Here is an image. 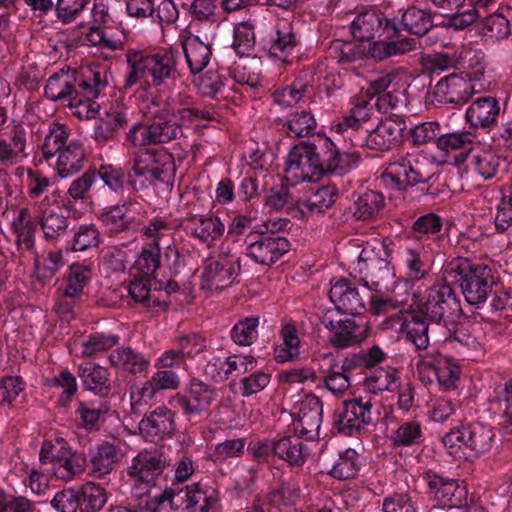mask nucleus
<instances>
[{"instance_id": "f257e3e1", "label": "nucleus", "mask_w": 512, "mask_h": 512, "mask_svg": "<svg viewBox=\"0 0 512 512\" xmlns=\"http://www.w3.org/2000/svg\"><path fill=\"white\" fill-rule=\"evenodd\" d=\"M353 273L359 275L363 288L368 292L382 293L395 288V273L380 241L374 240L364 245L353 262Z\"/></svg>"}, {"instance_id": "f03ea898", "label": "nucleus", "mask_w": 512, "mask_h": 512, "mask_svg": "<svg viewBox=\"0 0 512 512\" xmlns=\"http://www.w3.org/2000/svg\"><path fill=\"white\" fill-rule=\"evenodd\" d=\"M129 72L126 87L140 84L142 87L159 85L169 78L176 67L175 53L163 51L145 55L138 51L127 54Z\"/></svg>"}, {"instance_id": "7ed1b4c3", "label": "nucleus", "mask_w": 512, "mask_h": 512, "mask_svg": "<svg viewBox=\"0 0 512 512\" xmlns=\"http://www.w3.org/2000/svg\"><path fill=\"white\" fill-rule=\"evenodd\" d=\"M174 172V158L165 148L145 149L135 154L129 177L133 188L141 190L155 181L163 182Z\"/></svg>"}, {"instance_id": "20e7f679", "label": "nucleus", "mask_w": 512, "mask_h": 512, "mask_svg": "<svg viewBox=\"0 0 512 512\" xmlns=\"http://www.w3.org/2000/svg\"><path fill=\"white\" fill-rule=\"evenodd\" d=\"M216 501L213 489L203 490L200 485L181 487L178 483L164 490L159 496L150 498L146 503L149 512H163L168 507L190 510L199 507L200 512H208Z\"/></svg>"}, {"instance_id": "39448f33", "label": "nucleus", "mask_w": 512, "mask_h": 512, "mask_svg": "<svg viewBox=\"0 0 512 512\" xmlns=\"http://www.w3.org/2000/svg\"><path fill=\"white\" fill-rule=\"evenodd\" d=\"M411 309L429 321H443L445 325L461 314L460 301L447 284L432 286L425 298L413 301Z\"/></svg>"}, {"instance_id": "423d86ee", "label": "nucleus", "mask_w": 512, "mask_h": 512, "mask_svg": "<svg viewBox=\"0 0 512 512\" xmlns=\"http://www.w3.org/2000/svg\"><path fill=\"white\" fill-rule=\"evenodd\" d=\"M429 179L428 161L425 156L416 153H408L390 163L380 177L384 186L398 191L427 182Z\"/></svg>"}, {"instance_id": "0eeeda50", "label": "nucleus", "mask_w": 512, "mask_h": 512, "mask_svg": "<svg viewBox=\"0 0 512 512\" xmlns=\"http://www.w3.org/2000/svg\"><path fill=\"white\" fill-rule=\"evenodd\" d=\"M456 270H459L458 281L467 303L472 306L485 303L494 284L491 269L482 264L470 266L466 260H457L450 264V272Z\"/></svg>"}, {"instance_id": "6e6552de", "label": "nucleus", "mask_w": 512, "mask_h": 512, "mask_svg": "<svg viewBox=\"0 0 512 512\" xmlns=\"http://www.w3.org/2000/svg\"><path fill=\"white\" fill-rule=\"evenodd\" d=\"M240 271L239 257L230 250L212 252L203 262L201 288L219 291L230 286Z\"/></svg>"}, {"instance_id": "1a4fd4ad", "label": "nucleus", "mask_w": 512, "mask_h": 512, "mask_svg": "<svg viewBox=\"0 0 512 512\" xmlns=\"http://www.w3.org/2000/svg\"><path fill=\"white\" fill-rule=\"evenodd\" d=\"M415 365L417 375L422 382L436 381L442 391L457 388L461 368L453 358L439 353L420 355Z\"/></svg>"}, {"instance_id": "9d476101", "label": "nucleus", "mask_w": 512, "mask_h": 512, "mask_svg": "<svg viewBox=\"0 0 512 512\" xmlns=\"http://www.w3.org/2000/svg\"><path fill=\"white\" fill-rule=\"evenodd\" d=\"M285 170L295 182H310L326 173L327 168L314 145L301 143L294 146L288 154Z\"/></svg>"}, {"instance_id": "9b49d317", "label": "nucleus", "mask_w": 512, "mask_h": 512, "mask_svg": "<svg viewBox=\"0 0 512 512\" xmlns=\"http://www.w3.org/2000/svg\"><path fill=\"white\" fill-rule=\"evenodd\" d=\"M164 467L165 461L157 451H144L134 457L132 465L128 468L133 494L140 497L148 493L156 478L162 474Z\"/></svg>"}, {"instance_id": "f8f14e48", "label": "nucleus", "mask_w": 512, "mask_h": 512, "mask_svg": "<svg viewBox=\"0 0 512 512\" xmlns=\"http://www.w3.org/2000/svg\"><path fill=\"white\" fill-rule=\"evenodd\" d=\"M322 413L323 406L320 399L313 394L304 395L293 406L294 430L309 440L318 438Z\"/></svg>"}, {"instance_id": "ddd939ff", "label": "nucleus", "mask_w": 512, "mask_h": 512, "mask_svg": "<svg viewBox=\"0 0 512 512\" xmlns=\"http://www.w3.org/2000/svg\"><path fill=\"white\" fill-rule=\"evenodd\" d=\"M322 324L332 334V341L341 348L360 343L367 337L366 325L343 318L337 310H326L321 318Z\"/></svg>"}, {"instance_id": "4468645a", "label": "nucleus", "mask_w": 512, "mask_h": 512, "mask_svg": "<svg viewBox=\"0 0 512 512\" xmlns=\"http://www.w3.org/2000/svg\"><path fill=\"white\" fill-rule=\"evenodd\" d=\"M218 397L217 390L209 384L193 380L183 393L176 394L171 403L178 405L187 416L206 412Z\"/></svg>"}, {"instance_id": "2eb2a0df", "label": "nucleus", "mask_w": 512, "mask_h": 512, "mask_svg": "<svg viewBox=\"0 0 512 512\" xmlns=\"http://www.w3.org/2000/svg\"><path fill=\"white\" fill-rule=\"evenodd\" d=\"M180 385L178 374L172 370L158 369L151 379L135 385L130 393V402L133 410L146 406L161 390H175Z\"/></svg>"}, {"instance_id": "dca6fc26", "label": "nucleus", "mask_w": 512, "mask_h": 512, "mask_svg": "<svg viewBox=\"0 0 512 512\" xmlns=\"http://www.w3.org/2000/svg\"><path fill=\"white\" fill-rule=\"evenodd\" d=\"M476 93V83L467 74H450L435 85L434 96L444 104L466 102Z\"/></svg>"}, {"instance_id": "f3484780", "label": "nucleus", "mask_w": 512, "mask_h": 512, "mask_svg": "<svg viewBox=\"0 0 512 512\" xmlns=\"http://www.w3.org/2000/svg\"><path fill=\"white\" fill-rule=\"evenodd\" d=\"M371 398L356 397L343 403V410L339 413L336 425L339 431L350 434L372 423Z\"/></svg>"}, {"instance_id": "a211bd4d", "label": "nucleus", "mask_w": 512, "mask_h": 512, "mask_svg": "<svg viewBox=\"0 0 512 512\" xmlns=\"http://www.w3.org/2000/svg\"><path fill=\"white\" fill-rule=\"evenodd\" d=\"M423 479L434 498L444 507H460L466 499L465 486L456 480L441 477L431 470L423 473Z\"/></svg>"}, {"instance_id": "6ab92c4d", "label": "nucleus", "mask_w": 512, "mask_h": 512, "mask_svg": "<svg viewBox=\"0 0 512 512\" xmlns=\"http://www.w3.org/2000/svg\"><path fill=\"white\" fill-rule=\"evenodd\" d=\"M427 321L413 310L410 320L402 314V311H399L391 314L383 325L386 328L404 330L408 340L418 349H424L429 343Z\"/></svg>"}, {"instance_id": "aec40b11", "label": "nucleus", "mask_w": 512, "mask_h": 512, "mask_svg": "<svg viewBox=\"0 0 512 512\" xmlns=\"http://www.w3.org/2000/svg\"><path fill=\"white\" fill-rule=\"evenodd\" d=\"M367 295H361L358 289L346 279L336 280L329 291V298L335 305L332 310L339 313L358 314L365 307V298Z\"/></svg>"}, {"instance_id": "412c9836", "label": "nucleus", "mask_w": 512, "mask_h": 512, "mask_svg": "<svg viewBox=\"0 0 512 512\" xmlns=\"http://www.w3.org/2000/svg\"><path fill=\"white\" fill-rule=\"evenodd\" d=\"M290 249L289 241L280 236L262 237L248 244L247 255L256 263L271 265L277 262Z\"/></svg>"}, {"instance_id": "4be33fe9", "label": "nucleus", "mask_w": 512, "mask_h": 512, "mask_svg": "<svg viewBox=\"0 0 512 512\" xmlns=\"http://www.w3.org/2000/svg\"><path fill=\"white\" fill-rule=\"evenodd\" d=\"M141 435L148 441L155 442L170 436L174 429V413L164 407H158L139 423Z\"/></svg>"}, {"instance_id": "5701e85b", "label": "nucleus", "mask_w": 512, "mask_h": 512, "mask_svg": "<svg viewBox=\"0 0 512 512\" xmlns=\"http://www.w3.org/2000/svg\"><path fill=\"white\" fill-rule=\"evenodd\" d=\"M93 276L92 266L84 263L71 264L61 280L62 295L70 299H80Z\"/></svg>"}, {"instance_id": "b1692460", "label": "nucleus", "mask_w": 512, "mask_h": 512, "mask_svg": "<svg viewBox=\"0 0 512 512\" xmlns=\"http://www.w3.org/2000/svg\"><path fill=\"white\" fill-rule=\"evenodd\" d=\"M404 122L400 119L386 118L375 129L369 131L366 142L371 149L388 150L402 137Z\"/></svg>"}, {"instance_id": "393cba45", "label": "nucleus", "mask_w": 512, "mask_h": 512, "mask_svg": "<svg viewBox=\"0 0 512 512\" xmlns=\"http://www.w3.org/2000/svg\"><path fill=\"white\" fill-rule=\"evenodd\" d=\"M224 229V224L215 216L194 215L187 222L190 235L206 247H211L218 241Z\"/></svg>"}, {"instance_id": "a878e982", "label": "nucleus", "mask_w": 512, "mask_h": 512, "mask_svg": "<svg viewBox=\"0 0 512 512\" xmlns=\"http://www.w3.org/2000/svg\"><path fill=\"white\" fill-rule=\"evenodd\" d=\"M501 159L491 147L475 145L470 150L468 167L484 180L493 178L500 166Z\"/></svg>"}, {"instance_id": "bb28decb", "label": "nucleus", "mask_w": 512, "mask_h": 512, "mask_svg": "<svg viewBox=\"0 0 512 512\" xmlns=\"http://www.w3.org/2000/svg\"><path fill=\"white\" fill-rule=\"evenodd\" d=\"M316 74L312 69H305L299 73L290 87L275 92L273 99L280 107L286 108L298 103L302 97L309 93Z\"/></svg>"}, {"instance_id": "cd10ccee", "label": "nucleus", "mask_w": 512, "mask_h": 512, "mask_svg": "<svg viewBox=\"0 0 512 512\" xmlns=\"http://www.w3.org/2000/svg\"><path fill=\"white\" fill-rule=\"evenodd\" d=\"M279 334L280 341L274 347L276 362L284 363L298 358L301 353V341L295 323H283Z\"/></svg>"}, {"instance_id": "c85d7f7f", "label": "nucleus", "mask_w": 512, "mask_h": 512, "mask_svg": "<svg viewBox=\"0 0 512 512\" xmlns=\"http://www.w3.org/2000/svg\"><path fill=\"white\" fill-rule=\"evenodd\" d=\"M500 107L493 97H483L475 100L467 108L466 121L475 128H487L491 126L499 115Z\"/></svg>"}, {"instance_id": "c756f323", "label": "nucleus", "mask_w": 512, "mask_h": 512, "mask_svg": "<svg viewBox=\"0 0 512 512\" xmlns=\"http://www.w3.org/2000/svg\"><path fill=\"white\" fill-rule=\"evenodd\" d=\"M98 95L90 82L82 81L78 85V92L71 98L69 107L72 113L79 119H92L100 109V105L94 100Z\"/></svg>"}, {"instance_id": "7c9ffc66", "label": "nucleus", "mask_w": 512, "mask_h": 512, "mask_svg": "<svg viewBox=\"0 0 512 512\" xmlns=\"http://www.w3.org/2000/svg\"><path fill=\"white\" fill-rule=\"evenodd\" d=\"M401 258L411 280L423 279L430 270L429 254L420 242L407 245L401 252Z\"/></svg>"}, {"instance_id": "2f4dec72", "label": "nucleus", "mask_w": 512, "mask_h": 512, "mask_svg": "<svg viewBox=\"0 0 512 512\" xmlns=\"http://www.w3.org/2000/svg\"><path fill=\"white\" fill-rule=\"evenodd\" d=\"M56 155L55 170L61 178L70 177L83 167L85 153L82 143L78 140H71Z\"/></svg>"}, {"instance_id": "473e14b6", "label": "nucleus", "mask_w": 512, "mask_h": 512, "mask_svg": "<svg viewBox=\"0 0 512 512\" xmlns=\"http://www.w3.org/2000/svg\"><path fill=\"white\" fill-rule=\"evenodd\" d=\"M399 386L400 373L396 368L390 366L374 368L363 379L364 389L373 394L394 391Z\"/></svg>"}, {"instance_id": "72a5a7b5", "label": "nucleus", "mask_w": 512, "mask_h": 512, "mask_svg": "<svg viewBox=\"0 0 512 512\" xmlns=\"http://www.w3.org/2000/svg\"><path fill=\"white\" fill-rule=\"evenodd\" d=\"M186 63L193 74L201 72L210 62L211 49L198 36L189 35L182 41Z\"/></svg>"}, {"instance_id": "f704fd0d", "label": "nucleus", "mask_w": 512, "mask_h": 512, "mask_svg": "<svg viewBox=\"0 0 512 512\" xmlns=\"http://www.w3.org/2000/svg\"><path fill=\"white\" fill-rule=\"evenodd\" d=\"M122 457V453L113 444L103 442L91 452V474L103 478L110 474L114 464Z\"/></svg>"}, {"instance_id": "c9c22d12", "label": "nucleus", "mask_w": 512, "mask_h": 512, "mask_svg": "<svg viewBox=\"0 0 512 512\" xmlns=\"http://www.w3.org/2000/svg\"><path fill=\"white\" fill-rule=\"evenodd\" d=\"M383 17L376 10H367L358 14L351 23L353 38L361 44L366 43L382 29Z\"/></svg>"}, {"instance_id": "e433bc0d", "label": "nucleus", "mask_w": 512, "mask_h": 512, "mask_svg": "<svg viewBox=\"0 0 512 512\" xmlns=\"http://www.w3.org/2000/svg\"><path fill=\"white\" fill-rule=\"evenodd\" d=\"M75 72L72 70H60L59 72L50 76L45 85V95L47 98L57 100H67L70 102L71 98L78 92L74 87Z\"/></svg>"}, {"instance_id": "4c0bfd02", "label": "nucleus", "mask_w": 512, "mask_h": 512, "mask_svg": "<svg viewBox=\"0 0 512 512\" xmlns=\"http://www.w3.org/2000/svg\"><path fill=\"white\" fill-rule=\"evenodd\" d=\"M187 11L191 17L190 25L203 23L208 30L205 38L213 39L218 27V20L215 17L216 5L213 0H193L186 5Z\"/></svg>"}, {"instance_id": "58836bf2", "label": "nucleus", "mask_w": 512, "mask_h": 512, "mask_svg": "<svg viewBox=\"0 0 512 512\" xmlns=\"http://www.w3.org/2000/svg\"><path fill=\"white\" fill-rule=\"evenodd\" d=\"M272 450L276 456L290 465L300 466L304 464L308 449L298 436H286L276 441Z\"/></svg>"}, {"instance_id": "ea45409f", "label": "nucleus", "mask_w": 512, "mask_h": 512, "mask_svg": "<svg viewBox=\"0 0 512 512\" xmlns=\"http://www.w3.org/2000/svg\"><path fill=\"white\" fill-rule=\"evenodd\" d=\"M129 294L137 302L150 308L165 309L166 292L151 290L150 279L145 276L136 278L129 285Z\"/></svg>"}, {"instance_id": "a19ab883", "label": "nucleus", "mask_w": 512, "mask_h": 512, "mask_svg": "<svg viewBox=\"0 0 512 512\" xmlns=\"http://www.w3.org/2000/svg\"><path fill=\"white\" fill-rule=\"evenodd\" d=\"M297 43L298 41L296 36L289 25L286 23L278 25L276 27L275 35L272 38L270 54L274 58L282 62H286L288 56L295 50Z\"/></svg>"}, {"instance_id": "79ce46f5", "label": "nucleus", "mask_w": 512, "mask_h": 512, "mask_svg": "<svg viewBox=\"0 0 512 512\" xmlns=\"http://www.w3.org/2000/svg\"><path fill=\"white\" fill-rule=\"evenodd\" d=\"M39 222L44 236L48 239L60 237L68 228L67 219L62 214L59 206L45 209L41 208Z\"/></svg>"}, {"instance_id": "37998d69", "label": "nucleus", "mask_w": 512, "mask_h": 512, "mask_svg": "<svg viewBox=\"0 0 512 512\" xmlns=\"http://www.w3.org/2000/svg\"><path fill=\"white\" fill-rule=\"evenodd\" d=\"M109 359L113 366L133 374L142 373L149 367V361L130 348H122L113 351Z\"/></svg>"}, {"instance_id": "c03bdc74", "label": "nucleus", "mask_w": 512, "mask_h": 512, "mask_svg": "<svg viewBox=\"0 0 512 512\" xmlns=\"http://www.w3.org/2000/svg\"><path fill=\"white\" fill-rule=\"evenodd\" d=\"M15 243L19 249H30L34 243V224L27 209H21L11 223Z\"/></svg>"}, {"instance_id": "a18cd8bd", "label": "nucleus", "mask_w": 512, "mask_h": 512, "mask_svg": "<svg viewBox=\"0 0 512 512\" xmlns=\"http://www.w3.org/2000/svg\"><path fill=\"white\" fill-rule=\"evenodd\" d=\"M404 28L416 35H424L432 27V16L429 10L418 6L408 7L402 14Z\"/></svg>"}, {"instance_id": "49530a36", "label": "nucleus", "mask_w": 512, "mask_h": 512, "mask_svg": "<svg viewBox=\"0 0 512 512\" xmlns=\"http://www.w3.org/2000/svg\"><path fill=\"white\" fill-rule=\"evenodd\" d=\"M359 466L358 453L354 449L348 448L339 452L338 458L329 470V474L338 480L350 479L357 475Z\"/></svg>"}, {"instance_id": "de8ad7c7", "label": "nucleus", "mask_w": 512, "mask_h": 512, "mask_svg": "<svg viewBox=\"0 0 512 512\" xmlns=\"http://www.w3.org/2000/svg\"><path fill=\"white\" fill-rule=\"evenodd\" d=\"M467 426L451 429L442 438V444L446 452L457 459H470L471 453L467 442Z\"/></svg>"}, {"instance_id": "09e8293b", "label": "nucleus", "mask_w": 512, "mask_h": 512, "mask_svg": "<svg viewBox=\"0 0 512 512\" xmlns=\"http://www.w3.org/2000/svg\"><path fill=\"white\" fill-rule=\"evenodd\" d=\"M366 47V55L377 60H383L387 57L409 52L413 48V44L408 39H401L392 42H371L364 43Z\"/></svg>"}, {"instance_id": "8fccbe9b", "label": "nucleus", "mask_w": 512, "mask_h": 512, "mask_svg": "<svg viewBox=\"0 0 512 512\" xmlns=\"http://www.w3.org/2000/svg\"><path fill=\"white\" fill-rule=\"evenodd\" d=\"M470 448L471 457H478L487 452L492 447L494 434L492 430L482 424H473L467 426L466 436Z\"/></svg>"}, {"instance_id": "3c124183", "label": "nucleus", "mask_w": 512, "mask_h": 512, "mask_svg": "<svg viewBox=\"0 0 512 512\" xmlns=\"http://www.w3.org/2000/svg\"><path fill=\"white\" fill-rule=\"evenodd\" d=\"M384 206L383 196L376 191H366L358 196L354 204V216L369 220L376 217Z\"/></svg>"}, {"instance_id": "603ef678", "label": "nucleus", "mask_w": 512, "mask_h": 512, "mask_svg": "<svg viewBox=\"0 0 512 512\" xmlns=\"http://www.w3.org/2000/svg\"><path fill=\"white\" fill-rule=\"evenodd\" d=\"M160 264V247L155 242L142 248L132 266V270L140 276L150 277L160 267Z\"/></svg>"}, {"instance_id": "864d4df0", "label": "nucleus", "mask_w": 512, "mask_h": 512, "mask_svg": "<svg viewBox=\"0 0 512 512\" xmlns=\"http://www.w3.org/2000/svg\"><path fill=\"white\" fill-rule=\"evenodd\" d=\"M79 497L82 512H99L108 500L105 488L93 482L82 486Z\"/></svg>"}, {"instance_id": "5fc2aeb1", "label": "nucleus", "mask_w": 512, "mask_h": 512, "mask_svg": "<svg viewBox=\"0 0 512 512\" xmlns=\"http://www.w3.org/2000/svg\"><path fill=\"white\" fill-rule=\"evenodd\" d=\"M127 110L123 107H111L100 118L96 127L95 134L97 138L108 139L114 131L120 128L127 121Z\"/></svg>"}, {"instance_id": "6e6d98bb", "label": "nucleus", "mask_w": 512, "mask_h": 512, "mask_svg": "<svg viewBox=\"0 0 512 512\" xmlns=\"http://www.w3.org/2000/svg\"><path fill=\"white\" fill-rule=\"evenodd\" d=\"M63 265L61 251H45L35 258V274L39 279H50Z\"/></svg>"}, {"instance_id": "4d7b16f0", "label": "nucleus", "mask_w": 512, "mask_h": 512, "mask_svg": "<svg viewBox=\"0 0 512 512\" xmlns=\"http://www.w3.org/2000/svg\"><path fill=\"white\" fill-rule=\"evenodd\" d=\"M68 132L64 125L53 123L45 136L42 151L44 157L48 160L59 153L66 145Z\"/></svg>"}, {"instance_id": "13d9d810", "label": "nucleus", "mask_w": 512, "mask_h": 512, "mask_svg": "<svg viewBox=\"0 0 512 512\" xmlns=\"http://www.w3.org/2000/svg\"><path fill=\"white\" fill-rule=\"evenodd\" d=\"M258 317H245L239 320L231 329L232 340L242 346L252 344L258 337Z\"/></svg>"}, {"instance_id": "bf43d9fd", "label": "nucleus", "mask_w": 512, "mask_h": 512, "mask_svg": "<svg viewBox=\"0 0 512 512\" xmlns=\"http://www.w3.org/2000/svg\"><path fill=\"white\" fill-rule=\"evenodd\" d=\"M80 377L87 389L101 392L108 387V372L99 365L87 363L80 368Z\"/></svg>"}, {"instance_id": "052dcab7", "label": "nucleus", "mask_w": 512, "mask_h": 512, "mask_svg": "<svg viewBox=\"0 0 512 512\" xmlns=\"http://www.w3.org/2000/svg\"><path fill=\"white\" fill-rule=\"evenodd\" d=\"M86 39L91 45L97 46L102 52H113L123 47L121 38L100 27H90L86 34Z\"/></svg>"}, {"instance_id": "680f3d73", "label": "nucleus", "mask_w": 512, "mask_h": 512, "mask_svg": "<svg viewBox=\"0 0 512 512\" xmlns=\"http://www.w3.org/2000/svg\"><path fill=\"white\" fill-rule=\"evenodd\" d=\"M330 54L339 62L346 63L366 56V47L355 39L352 41L336 40L330 47Z\"/></svg>"}, {"instance_id": "e2e57ef3", "label": "nucleus", "mask_w": 512, "mask_h": 512, "mask_svg": "<svg viewBox=\"0 0 512 512\" xmlns=\"http://www.w3.org/2000/svg\"><path fill=\"white\" fill-rule=\"evenodd\" d=\"M255 45V33L252 25L241 22L234 28V40L232 46L235 52L243 57L248 56Z\"/></svg>"}, {"instance_id": "0e129e2a", "label": "nucleus", "mask_w": 512, "mask_h": 512, "mask_svg": "<svg viewBox=\"0 0 512 512\" xmlns=\"http://www.w3.org/2000/svg\"><path fill=\"white\" fill-rule=\"evenodd\" d=\"M118 342V337L115 335L93 334L82 340L80 343V355L83 357L94 356L98 353L104 352Z\"/></svg>"}, {"instance_id": "69168bd1", "label": "nucleus", "mask_w": 512, "mask_h": 512, "mask_svg": "<svg viewBox=\"0 0 512 512\" xmlns=\"http://www.w3.org/2000/svg\"><path fill=\"white\" fill-rule=\"evenodd\" d=\"M100 218L103 225L111 232L124 230L128 227L131 220L125 205L112 206L104 209Z\"/></svg>"}, {"instance_id": "338daca9", "label": "nucleus", "mask_w": 512, "mask_h": 512, "mask_svg": "<svg viewBox=\"0 0 512 512\" xmlns=\"http://www.w3.org/2000/svg\"><path fill=\"white\" fill-rule=\"evenodd\" d=\"M83 469L82 457L74 451L69 452L60 461L54 462L52 471L56 478L71 480L72 477Z\"/></svg>"}, {"instance_id": "774afa93", "label": "nucleus", "mask_w": 512, "mask_h": 512, "mask_svg": "<svg viewBox=\"0 0 512 512\" xmlns=\"http://www.w3.org/2000/svg\"><path fill=\"white\" fill-rule=\"evenodd\" d=\"M233 77L240 84H245L252 88L258 87L262 82L258 71V60L250 59L237 63L233 69Z\"/></svg>"}]
</instances>
